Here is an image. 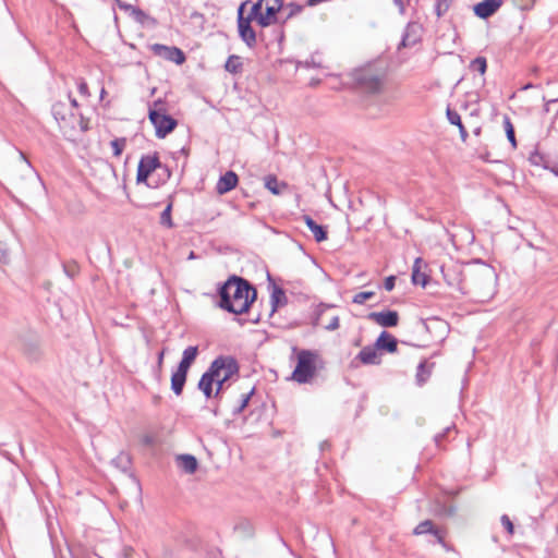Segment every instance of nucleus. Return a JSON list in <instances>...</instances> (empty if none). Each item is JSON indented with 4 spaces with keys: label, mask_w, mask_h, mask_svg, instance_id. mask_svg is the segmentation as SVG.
Here are the masks:
<instances>
[{
    "label": "nucleus",
    "mask_w": 558,
    "mask_h": 558,
    "mask_svg": "<svg viewBox=\"0 0 558 558\" xmlns=\"http://www.w3.org/2000/svg\"><path fill=\"white\" fill-rule=\"evenodd\" d=\"M441 272L450 287H456L463 294L481 302L489 300L495 293L496 274L494 268L485 264L460 270L458 267L441 268Z\"/></svg>",
    "instance_id": "obj_1"
},
{
    "label": "nucleus",
    "mask_w": 558,
    "mask_h": 558,
    "mask_svg": "<svg viewBox=\"0 0 558 558\" xmlns=\"http://www.w3.org/2000/svg\"><path fill=\"white\" fill-rule=\"evenodd\" d=\"M218 306L229 313H247L257 298L256 289L244 278L231 276L218 290Z\"/></svg>",
    "instance_id": "obj_2"
},
{
    "label": "nucleus",
    "mask_w": 558,
    "mask_h": 558,
    "mask_svg": "<svg viewBox=\"0 0 558 558\" xmlns=\"http://www.w3.org/2000/svg\"><path fill=\"white\" fill-rule=\"evenodd\" d=\"M148 119L155 126V134L158 138H165L178 125V121L166 112L165 102L161 99L155 100L149 106Z\"/></svg>",
    "instance_id": "obj_3"
},
{
    "label": "nucleus",
    "mask_w": 558,
    "mask_h": 558,
    "mask_svg": "<svg viewBox=\"0 0 558 558\" xmlns=\"http://www.w3.org/2000/svg\"><path fill=\"white\" fill-rule=\"evenodd\" d=\"M317 354L310 350H301L298 354V363L292 373V378L299 384L308 383L316 373Z\"/></svg>",
    "instance_id": "obj_4"
},
{
    "label": "nucleus",
    "mask_w": 558,
    "mask_h": 558,
    "mask_svg": "<svg viewBox=\"0 0 558 558\" xmlns=\"http://www.w3.org/2000/svg\"><path fill=\"white\" fill-rule=\"evenodd\" d=\"M246 3L247 2L241 3L238 9V31L240 38L246 44V46L253 48L256 46V33L251 25L252 21H248L243 15Z\"/></svg>",
    "instance_id": "obj_5"
},
{
    "label": "nucleus",
    "mask_w": 558,
    "mask_h": 558,
    "mask_svg": "<svg viewBox=\"0 0 558 558\" xmlns=\"http://www.w3.org/2000/svg\"><path fill=\"white\" fill-rule=\"evenodd\" d=\"M162 167L160 162L159 156L157 153L153 155H144L142 156L136 173V182L137 183H146L148 177L156 170Z\"/></svg>",
    "instance_id": "obj_6"
},
{
    "label": "nucleus",
    "mask_w": 558,
    "mask_h": 558,
    "mask_svg": "<svg viewBox=\"0 0 558 558\" xmlns=\"http://www.w3.org/2000/svg\"><path fill=\"white\" fill-rule=\"evenodd\" d=\"M354 81L361 89L367 93L379 92L383 84L381 77L373 73L371 70L356 71L354 74Z\"/></svg>",
    "instance_id": "obj_7"
},
{
    "label": "nucleus",
    "mask_w": 558,
    "mask_h": 558,
    "mask_svg": "<svg viewBox=\"0 0 558 558\" xmlns=\"http://www.w3.org/2000/svg\"><path fill=\"white\" fill-rule=\"evenodd\" d=\"M150 51L167 61L173 62L178 65L185 62L186 58L184 52L175 46H166L162 44H153L149 46Z\"/></svg>",
    "instance_id": "obj_8"
},
{
    "label": "nucleus",
    "mask_w": 558,
    "mask_h": 558,
    "mask_svg": "<svg viewBox=\"0 0 558 558\" xmlns=\"http://www.w3.org/2000/svg\"><path fill=\"white\" fill-rule=\"evenodd\" d=\"M222 363L213 361L209 365L208 369L202 375L198 381V389L204 393L207 399L214 397V383L215 377L217 376V371L222 368Z\"/></svg>",
    "instance_id": "obj_9"
},
{
    "label": "nucleus",
    "mask_w": 558,
    "mask_h": 558,
    "mask_svg": "<svg viewBox=\"0 0 558 558\" xmlns=\"http://www.w3.org/2000/svg\"><path fill=\"white\" fill-rule=\"evenodd\" d=\"M367 319L378 324L381 327L391 328L399 324V314L397 311L371 312Z\"/></svg>",
    "instance_id": "obj_10"
},
{
    "label": "nucleus",
    "mask_w": 558,
    "mask_h": 558,
    "mask_svg": "<svg viewBox=\"0 0 558 558\" xmlns=\"http://www.w3.org/2000/svg\"><path fill=\"white\" fill-rule=\"evenodd\" d=\"M356 362L364 365H378L380 364V356L377 352L376 345L364 347L357 355L351 361V366H357Z\"/></svg>",
    "instance_id": "obj_11"
},
{
    "label": "nucleus",
    "mask_w": 558,
    "mask_h": 558,
    "mask_svg": "<svg viewBox=\"0 0 558 558\" xmlns=\"http://www.w3.org/2000/svg\"><path fill=\"white\" fill-rule=\"evenodd\" d=\"M502 5V0H484L474 5V13L481 19L494 15Z\"/></svg>",
    "instance_id": "obj_12"
},
{
    "label": "nucleus",
    "mask_w": 558,
    "mask_h": 558,
    "mask_svg": "<svg viewBox=\"0 0 558 558\" xmlns=\"http://www.w3.org/2000/svg\"><path fill=\"white\" fill-rule=\"evenodd\" d=\"M421 40V26L417 23H408L402 35L401 46L413 47Z\"/></svg>",
    "instance_id": "obj_13"
},
{
    "label": "nucleus",
    "mask_w": 558,
    "mask_h": 558,
    "mask_svg": "<svg viewBox=\"0 0 558 558\" xmlns=\"http://www.w3.org/2000/svg\"><path fill=\"white\" fill-rule=\"evenodd\" d=\"M239 182V178L233 171H227L222 174L216 185V191L218 194L223 195L231 190H233Z\"/></svg>",
    "instance_id": "obj_14"
},
{
    "label": "nucleus",
    "mask_w": 558,
    "mask_h": 558,
    "mask_svg": "<svg viewBox=\"0 0 558 558\" xmlns=\"http://www.w3.org/2000/svg\"><path fill=\"white\" fill-rule=\"evenodd\" d=\"M427 533L433 534L439 544H444V534L441 531L435 527L432 520H424L420 522L413 530V534L415 535H423Z\"/></svg>",
    "instance_id": "obj_15"
},
{
    "label": "nucleus",
    "mask_w": 558,
    "mask_h": 558,
    "mask_svg": "<svg viewBox=\"0 0 558 558\" xmlns=\"http://www.w3.org/2000/svg\"><path fill=\"white\" fill-rule=\"evenodd\" d=\"M375 345L379 350L395 353L398 350V340L387 331H383L377 338Z\"/></svg>",
    "instance_id": "obj_16"
},
{
    "label": "nucleus",
    "mask_w": 558,
    "mask_h": 558,
    "mask_svg": "<svg viewBox=\"0 0 558 558\" xmlns=\"http://www.w3.org/2000/svg\"><path fill=\"white\" fill-rule=\"evenodd\" d=\"M227 366V373L222 375V377L218 380H215L216 390L214 391V398L218 399L221 397L223 385L228 381L233 375L239 373V364L238 362L231 361Z\"/></svg>",
    "instance_id": "obj_17"
},
{
    "label": "nucleus",
    "mask_w": 558,
    "mask_h": 558,
    "mask_svg": "<svg viewBox=\"0 0 558 558\" xmlns=\"http://www.w3.org/2000/svg\"><path fill=\"white\" fill-rule=\"evenodd\" d=\"M304 222L307 228L313 232L316 242H323L327 240L328 232L325 226L318 225L312 217L308 215L303 216Z\"/></svg>",
    "instance_id": "obj_18"
},
{
    "label": "nucleus",
    "mask_w": 558,
    "mask_h": 558,
    "mask_svg": "<svg viewBox=\"0 0 558 558\" xmlns=\"http://www.w3.org/2000/svg\"><path fill=\"white\" fill-rule=\"evenodd\" d=\"M420 324L423 327V329L427 332H430L432 330L439 331L440 339H444V336L448 330V325L446 324V322L436 317L426 320H421Z\"/></svg>",
    "instance_id": "obj_19"
},
{
    "label": "nucleus",
    "mask_w": 558,
    "mask_h": 558,
    "mask_svg": "<svg viewBox=\"0 0 558 558\" xmlns=\"http://www.w3.org/2000/svg\"><path fill=\"white\" fill-rule=\"evenodd\" d=\"M446 116L451 124L456 125V128H459L461 141L465 143L469 137V133L461 121L460 114L456 110L448 107L446 110Z\"/></svg>",
    "instance_id": "obj_20"
},
{
    "label": "nucleus",
    "mask_w": 558,
    "mask_h": 558,
    "mask_svg": "<svg viewBox=\"0 0 558 558\" xmlns=\"http://www.w3.org/2000/svg\"><path fill=\"white\" fill-rule=\"evenodd\" d=\"M288 303L286 292L282 288L274 284L270 294L271 314L277 311L279 306H283Z\"/></svg>",
    "instance_id": "obj_21"
},
{
    "label": "nucleus",
    "mask_w": 558,
    "mask_h": 558,
    "mask_svg": "<svg viewBox=\"0 0 558 558\" xmlns=\"http://www.w3.org/2000/svg\"><path fill=\"white\" fill-rule=\"evenodd\" d=\"M178 465L182 471L187 474H193L196 472L198 462L197 459L192 454H181L177 458Z\"/></svg>",
    "instance_id": "obj_22"
},
{
    "label": "nucleus",
    "mask_w": 558,
    "mask_h": 558,
    "mask_svg": "<svg viewBox=\"0 0 558 558\" xmlns=\"http://www.w3.org/2000/svg\"><path fill=\"white\" fill-rule=\"evenodd\" d=\"M265 187L270 191L274 195H280L284 190L288 189V184L283 181H279L275 175H266L265 179Z\"/></svg>",
    "instance_id": "obj_23"
},
{
    "label": "nucleus",
    "mask_w": 558,
    "mask_h": 558,
    "mask_svg": "<svg viewBox=\"0 0 558 558\" xmlns=\"http://www.w3.org/2000/svg\"><path fill=\"white\" fill-rule=\"evenodd\" d=\"M434 366L435 363H427V361H422L418 364L416 369V383L418 386H423L428 380Z\"/></svg>",
    "instance_id": "obj_24"
},
{
    "label": "nucleus",
    "mask_w": 558,
    "mask_h": 558,
    "mask_svg": "<svg viewBox=\"0 0 558 558\" xmlns=\"http://www.w3.org/2000/svg\"><path fill=\"white\" fill-rule=\"evenodd\" d=\"M187 375L181 372H173L171 376V390L175 396H181L184 385L186 383Z\"/></svg>",
    "instance_id": "obj_25"
},
{
    "label": "nucleus",
    "mask_w": 558,
    "mask_h": 558,
    "mask_svg": "<svg viewBox=\"0 0 558 558\" xmlns=\"http://www.w3.org/2000/svg\"><path fill=\"white\" fill-rule=\"evenodd\" d=\"M333 307H335V305H331V304L319 303L313 312V316H312L313 326L323 325L325 322L326 312Z\"/></svg>",
    "instance_id": "obj_26"
},
{
    "label": "nucleus",
    "mask_w": 558,
    "mask_h": 558,
    "mask_svg": "<svg viewBox=\"0 0 558 558\" xmlns=\"http://www.w3.org/2000/svg\"><path fill=\"white\" fill-rule=\"evenodd\" d=\"M112 464L120 471L128 473L131 470L132 458L128 452L121 451L112 459Z\"/></svg>",
    "instance_id": "obj_27"
},
{
    "label": "nucleus",
    "mask_w": 558,
    "mask_h": 558,
    "mask_svg": "<svg viewBox=\"0 0 558 558\" xmlns=\"http://www.w3.org/2000/svg\"><path fill=\"white\" fill-rule=\"evenodd\" d=\"M225 70L231 74L241 73L243 71L242 58L236 54L229 56L225 63Z\"/></svg>",
    "instance_id": "obj_28"
},
{
    "label": "nucleus",
    "mask_w": 558,
    "mask_h": 558,
    "mask_svg": "<svg viewBox=\"0 0 558 558\" xmlns=\"http://www.w3.org/2000/svg\"><path fill=\"white\" fill-rule=\"evenodd\" d=\"M68 108L62 101H57L51 107V113L59 124H65L68 121Z\"/></svg>",
    "instance_id": "obj_29"
},
{
    "label": "nucleus",
    "mask_w": 558,
    "mask_h": 558,
    "mask_svg": "<svg viewBox=\"0 0 558 558\" xmlns=\"http://www.w3.org/2000/svg\"><path fill=\"white\" fill-rule=\"evenodd\" d=\"M420 262H421V258H417L414 263V267H413V271H412V282L416 286L420 284L424 288V287H426V284L428 282V276L418 269L417 264Z\"/></svg>",
    "instance_id": "obj_30"
},
{
    "label": "nucleus",
    "mask_w": 558,
    "mask_h": 558,
    "mask_svg": "<svg viewBox=\"0 0 558 558\" xmlns=\"http://www.w3.org/2000/svg\"><path fill=\"white\" fill-rule=\"evenodd\" d=\"M504 129L506 132V136L508 141L510 142L512 148H517V138L514 133V126L511 122V119L508 116H504L502 119Z\"/></svg>",
    "instance_id": "obj_31"
},
{
    "label": "nucleus",
    "mask_w": 558,
    "mask_h": 558,
    "mask_svg": "<svg viewBox=\"0 0 558 558\" xmlns=\"http://www.w3.org/2000/svg\"><path fill=\"white\" fill-rule=\"evenodd\" d=\"M529 161L533 166H539L547 170L549 168V161L546 158V156L542 153H539L537 149L533 150L530 154Z\"/></svg>",
    "instance_id": "obj_32"
},
{
    "label": "nucleus",
    "mask_w": 558,
    "mask_h": 558,
    "mask_svg": "<svg viewBox=\"0 0 558 558\" xmlns=\"http://www.w3.org/2000/svg\"><path fill=\"white\" fill-rule=\"evenodd\" d=\"M469 68L470 70L484 75L487 71V60L485 57L478 56L471 61Z\"/></svg>",
    "instance_id": "obj_33"
},
{
    "label": "nucleus",
    "mask_w": 558,
    "mask_h": 558,
    "mask_svg": "<svg viewBox=\"0 0 558 558\" xmlns=\"http://www.w3.org/2000/svg\"><path fill=\"white\" fill-rule=\"evenodd\" d=\"M286 10L288 11L287 12V15L284 17V20L282 21V23L284 24L287 21L291 20L292 17L301 14L304 10V5L302 4H299L296 2H290L286 5Z\"/></svg>",
    "instance_id": "obj_34"
},
{
    "label": "nucleus",
    "mask_w": 558,
    "mask_h": 558,
    "mask_svg": "<svg viewBox=\"0 0 558 558\" xmlns=\"http://www.w3.org/2000/svg\"><path fill=\"white\" fill-rule=\"evenodd\" d=\"M125 137H117L110 142L112 153L114 157H120L126 146Z\"/></svg>",
    "instance_id": "obj_35"
},
{
    "label": "nucleus",
    "mask_w": 558,
    "mask_h": 558,
    "mask_svg": "<svg viewBox=\"0 0 558 558\" xmlns=\"http://www.w3.org/2000/svg\"><path fill=\"white\" fill-rule=\"evenodd\" d=\"M62 268L64 274L71 279L75 278L80 272V266L75 260L63 263Z\"/></svg>",
    "instance_id": "obj_36"
},
{
    "label": "nucleus",
    "mask_w": 558,
    "mask_h": 558,
    "mask_svg": "<svg viewBox=\"0 0 558 558\" xmlns=\"http://www.w3.org/2000/svg\"><path fill=\"white\" fill-rule=\"evenodd\" d=\"M171 210H172V202H170L166 208L162 210L161 215H160V225L167 227V228H172L173 227V221H172V218H171Z\"/></svg>",
    "instance_id": "obj_37"
},
{
    "label": "nucleus",
    "mask_w": 558,
    "mask_h": 558,
    "mask_svg": "<svg viewBox=\"0 0 558 558\" xmlns=\"http://www.w3.org/2000/svg\"><path fill=\"white\" fill-rule=\"evenodd\" d=\"M214 361H217V362L220 361V363L223 364L222 368L221 369L219 368L217 371V376L215 377V380L220 379L222 377V375L227 373V366L226 365H228L231 361L238 362L233 356H230V355H228V356L220 355V356L216 357Z\"/></svg>",
    "instance_id": "obj_38"
},
{
    "label": "nucleus",
    "mask_w": 558,
    "mask_h": 558,
    "mask_svg": "<svg viewBox=\"0 0 558 558\" xmlns=\"http://www.w3.org/2000/svg\"><path fill=\"white\" fill-rule=\"evenodd\" d=\"M197 353H198V348L197 347H193V345L187 347L183 351L182 360L185 361V362H189L192 365L193 362L195 361L196 356H197Z\"/></svg>",
    "instance_id": "obj_39"
},
{
    "label": "nucleus",
    "mask_w": 558,
    "mask_h": 558,
    "mask_svg": "<svg viewBox=\"0 0 558 558\" xmlns=\"http://www.w3.org/2000/svg\"><path fill=\"white\" fill-rule=\"evenodd\" d=\"M255 389L252 388L247 393L242 395V399L240 404L233 410V414H240L248 404L251 397L253 396Z\"/></svg>",
    "instance_id": "obj_40"
},
{
    "label": "nucleus",
    "mask_w": 558,
    "mask_h": 558,
    "mask_svg": "<svg viewBox=\"0 0 558 558\" xmlns=\"http://www.w3.org/2000/svg\"><path fill=\"white\" fill-rule=\"evenodd\" d=\"M373 296H375L374 291H362L353 296L352 302L355 304H364L367 300L372 299Z\"/></svg>",
    "instance_id": "obj_41"
},
{
    "label": "nucleus",
    "mask_w": 558,
    "mask_h": 558,
    "mask_svg": "<svg viewBox=\"0 0 558 558\" xmlns=\"http://www.w3.org/2000/svg\"><path fill=\"white\" fill-rule=\"evenodd\" d=\"M24 353L28 356V359L36 361L40 356L39 349L36 344H25Z\"/></svg>",
    "instance_id": "obj_42"
},
{
    "label": "nucleus",
    "mask_w": 558,
    "mask_h": 558,
    "mask_svg": "<svg viewBox=\"0 0 558 558\" xmlns=\"http://www.w3.org/2000/svg\"><path fill=\"white\" fill-rule=\"evenodd\" d=\"M263 4H264V0H258L257 2H255L252 5L251 11L245 19H247L248 21H253L256 16L263 14V12H262Z\"/></svg>",
    "instance_id": "obj_43"
},
{
    "label": "nucleus",
    "mask_w": 558,
    "mask_h": 558,
    "mask_svg": "<svg viewBox=\"0 0 558 558\" xmlns=\"http://www.w3.org/2000/svg\"><path fill=\"white\" fill-rule=\"evenodd\" d=\"M340 326V318L338 315H332L323 327L328 331H333Z\"/></svg>",
    "instance_id": "obj_44"
},
{
    "label": "nucleus",
    "mask_w": 558,
    "mask_h": 558,
    "mask_svg": "<svg viewBox=\"0 0 558 558\" xmlns=\"http://www.w3.org/2000/svg\"><path fill=\"white\" fill-rule=\"evenodd\" d=\"M515 7L522 11H530L533 9L536 0H511Z\"/></svg>",
    "instance_id": "obj_45"
},
{
    "label": "nucleus",
    "mask_w": 558,
    "mask_h": 558,
    "mask_svg": "<svg viewBox=\"0 0 558 558\" xmlns=\"http://www.w3.org/2000/svg\"><path fill=\"white\" fill-rule=\"evenodd\" d=\"M449 10V4L445 0H436L435 13L437 17H441Z\"/></svg>",
    "instance_id": "obj_46"
},
{
    "label": "nucleus",
    "mask_w": 558,
    "mask_h": 558,
    "mask_svg": "<svg viewBox=\"0 0 558 558\" xmlns=\"http://www.w3.org/2000/svg\"><path fill=\"white\" fill-rule=\"evenodd\" d=\"M454 428V425L446 427L441 433L434 436L435 445L440 448L446 436Z\"/></svg>",
    "instance_id": "obj_47"
},
{
    "label": "nucleus",
    "mask_w": 558,
    "mask_h": 558,
    "mask_svg": "<svg viewBox=\"0 0 558 558\" xmlns=\"http://www.w3.org/2000/svg\"><path fill=\"white\" fill-rule=\"evenodd\" d=\"M501 525L505 527V530L508 532L509 535H512L514 533V526L512 521L507 514H502L500 518Z\"/></svg>",
    "instance_id": "obj_48"
},
{
    "label": "nucleus",
    "mask_w": 558,
    "mask_h": 558,
    "mask_svg": "<svg viewBox=\"0 0 558 558\" xmlns=\"http://www.w3.org/2000/svg\"><path fill=\"white\" fill-rule=\"evenodd\" d=\"M280 12V9H277L275 7H270L268 5V3H266L265 5V15L268 16L270 20H272L275 23L278 22V13Z\"/></svg>",
    "instance_id": "obj_49"
},
{
    "label": "nucleus",
    "mask_w": 558,
    "mask_h": 558,
    "mask_svg": "<svg viewBox=\"0 0 558 558\" xmlns=\"http://www.w3.org/2000/svg\"><path fill=\"white\" fill-rule=\"evenodd\" d=\"M77 89L83 97L88 98L90 96L88 85L84 78L77 80Z\"/></svg>",
    "instance_id": "obj_50"
},
{
    "label": "nucleus",
    "mask_w": 558,
    "mask_h": 558,
    "mask_svg": "<svg viewBox=\"0 0 558 558\" xmlns=\"http://www.w3.org/2000/svg\"><path fill=\"white\" fill-rule=\"evenodd\" d=\"M130 14L134 17L135 21L140 23H143L144 20L147 17L146 13L137 7H133Z\"/></svg>",
    "instance_id": "obj_51"
},
{
    "label": "nucleus",
    "mask_w": 558,
    "mask_h": 558,
    "mask_svg": "<svg viewBox=\"0 0 558 558\" xmlns=\"http://www.w3.org/2000/svg\"><path fill=\"white\" fill-rule=\"evenodd\" d=\"M78 117L80 118V129L83 131V132H86L88 130V119H86L83 113L81 112H77V113H74V112H71L70 113V117Z\"/></svg>",
    "instance_id": "obj_52"
},
{
    "label": "nucleus",
    "mask_w": 558,
    "mask_h": 558,
    "mask_svg": "<svg viewBox=\"0 0 558 558\" xmlns=\"http://www.w3.org/2000/svg\"><path fill=\"white\" fill-rule=\"evenodd\" d=\"M254 20H256L262 27H267L271 24H275V22L270 20L268 16H266L264 13L256 16Z\"/></svg>",
    "instance_id": "obj_53"
},
{
    "label": "nucleus",
    "mask_w": 558,
    "mask_h": 558,
    "mask_svg": "<svg viewBox=\"0 0 558 558\" xmlns=\"http://www.w3.org/2000/svg\"><path fill=\"white\" fill-rule=\"evenodd\" d=\"M395 284H396V277H395V276H388V277L385 279V281H384V288H385L387 291H391V290H393Z\"/></svg>",
    "instance_id": "obj_54"
},
{
    "label": "nucleus",
    "mask_w": 558,
    "mask_h": 558,
    "mask_svg": "<svg viewBox=\"0 0 558 558\" xmlns=\"http://www.w3.org/2000/svg\"><path fill=\"white\" fill-rule=\"evenodd\" d=\"M190 367H191V364L181 359V361L178 365V368L175 371L187 375Z\"/></svg>",
    "instance_id": "obj_55"
},
{
    "label": "nucleus",
    "mask_w": 558,
    "mask_h": 558,
    "mask_svg": "<svg viewBox=\"0 0 558 558\" xmlns=\"http://www.w3.org/2000/svg\"><path fill=\"white\" fill-rule=\"evenodd\" d=\"M266 3H268V5L270 7H275L277 9H282L283 8V1H279V0H264V4L266 5Z\"/></svg>",
    "instance_id": "obj_56"
},
{
    "label": "nucleus",
    "mask_w": 558,
    "mask_h": 558,
    "mask_svg": "<svg viewBox=\"0 0 558 558\" xmlns=\"http://www.w3.org/2000/svg\"><path fill=\"white\" fill-rule=\"evenodd\" d=\"M117 3L119 5V8L125 12H130L132 11L133 7L132 4H129V3H125V2H122L120 0H117Z\"/></svg>",
    "instance_id": "obj_57"
},
{
    "label": "nucleus",
    "mask_w": 558,
    "mask_h": 558,
    "mask_svg": "<svg viewBox=\"0 0 558 558\" xmlns=\"http://www.w3.org/2000/svg\"><path fill=\"white\" fill-rule=\"evenodd\" d=\"M305 68H319L320 65L314 61V57L311 58V60H306L304 62Z\"/></svg>",
    "instance_id": "obj_58"
},
{
    "label": "nucleus",
    "mask_w": 558,
    "mask_h": 558,
    "mask_svg": "<svg viewBox=\"0 0 558 558\" xmlns=\"http://www.w3.org/2000/svg\"><path fill=\"white\" fill-rule=\"evenodd\" d=\"M68 97H69L71 107L73 109H77L80 105H78L76 98H74L71 93H69Z\"/></svg>",
    "instance_id": "obj_59"
},
{
    "label": "nucleus",
    "mask_w": 558,
    "mask_h": 558,
    "mask_svg": "<svg viewBox=\"0 0 558 558\" xmlns=\"http://www.w3.org/2000/svg\"><path fill=\"white\" fill-rule=\"evenodd\" d=\"M165 350H161L158 354V371H160L163 361Z\"/></svg>",
    "instance_id": "obj_60"
},
{
    "label": "nucleus",
    "mask_w": 558,
    "mask_h": 558,
    "mask_svg": "<svg viewBox=\"0 0 558 558\" xmlns=\"http://www.w3.org/2000/svg\"><path fill=\"white\" fill-rule=\"evenodd\" d=\"M551 173H554L556 177H558V167L549 165V168H547Z\"/></svg>",
    "instance_id": "obj_61"
},
{
    "label": "nucleus",
    "mask_w": 558,
    "mask_h": 558,
    "mask_svg": "<svg viewBox=\"0 0 558 558\" xmlns=\"http://www.w3.org/2000/svg\"><path fill=\"white\" fill-rule=\"evenodd\" d=\"M160 169L163 170V172L166 173L167 179H169L171 177V171H170V169L167 166L162 165V167Z\"/></svg>",
    "instance_id": "obj_62"
},
{
    "label": "nucleus",
    "mask_w": 558,
    "mask_h": 558,
    "mask_svg": "<svg viewBox=\"0 0 558 558\" xmlns=\"http://www.w3.org/2000/svg\"><path fill=\"white\" fill-rule=\"evenodd\" d=\"M329 447V442L328 441H323L320 444V449L324 450L325 448H328Z\"/></svg>",
    "instance_id": "obj_63"
},
{
    "label": "nucleus",
    "mask_w": 558,
    "mask_h": 558,
    "mask_svg": "<svg viewBox=\"0 0 558 558\" xmlns=\"http://www.w3.org/2000/svg\"><path fill=\"white\" fill-rule=\"evenodd\" d=\"M132 550H133V549H132L131 547H125V548H124V554H125V556L128 557V556L132 553Z\"/></svg>",
    "instance_id": "obj_64"
}]
</instances>
